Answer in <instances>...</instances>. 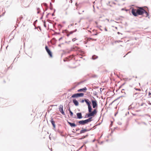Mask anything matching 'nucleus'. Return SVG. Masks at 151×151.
<instances>
[{
	"instance_id": "nucleus-1",
	"label": "nucleus",
	"mask_w": 151,
	"mask_h": 151,
	"mask_svg": "<svg viewBox=\"0 0 151 151\" xmlns=\"http://www.w3.org/2000/svg\"><path fill=\"white\" fill-rule=\"evenodd\" d=\"M85 101L88 106V111L89 113L87 114L85 116V118L89 117L91 116H93L94 115L96 114L97 113V111L96 109H94L92 112H91L92 108L91 106V102L88 99H85L84 100H83L81 101L82 103H83Z\"/></svg>"
},
{
	"instance_id": "nucleus-25",
	"label": "nucleus",
	"mask_w": 151,
	"mask_h": 151,
	"mask_svg": "<svg viewBox=\"0 0 151 151\" xmlns=\"http://www.w3.org/2000/svg\"><path fill=\"white\" fill-rule=\"evenodd\" d=\"M117 33L118 34H120V33L119 32H117Z\"/></svg>"
},
{
	"instance_id": "nucleus-21",
	"label": "nucleus",
	"mask_w": 151,
	"mask_h": 151,
	"mask_svg": "<svg viewBox=\"0 0 151 151\" xmlns=\"http://www.w3.org/2000/svg\"><path fill=\"white\" fill-rule=\"evenodd\" d=\"M97 35V33H96L93 34L92 35Z\"/></svg>"
},
{
	"instance_id": "nucleus-29",
	"label": "nucleus",
	"mask_w": 151,
	"mask_h": 151,
	"mask_svg": "<svg viewBox=\"0 0 151 151\" xmlns=\"http://www.w3.org/2000/svg\"><path fill=\"white\" fill-rule=\"evenodd\" d=\"M115 28H116V29H117V27H116Z\"/></svg>"
},
{
	"instance_id": "nucleus-22",
	"label": "nucleus",
	"mask_w": 151,
	"mask_h": 151,
	"mask_svg": "<svg viewBox=\"0 0 151 151\" xmlns=\"http://www.w3.org/2000/svg\"><path fill=\"white\" fill-rule=\"evenodd\" d=\"M149 96H150V95L151 96V93L149 92Z\"/></svg>"
},
{
	"instance_id": "nucleus-14",
	"label": "nucleus",
	"mask_w": 151,
	"mask_h": 151,
	"mask_svg": "<svg viewBox=\"0 0 151 151\" xmlns=\"http://www.w3.org/2000/svg\"><path fill=\"white\" fill-rule=\"evenodd\" d=\"M88 130H87V129H83L81 130L80 131V133L82 134L83 133H84L88 131Z\"/></svg>"
},
{
	"instance_id": "nucleus-28",
	"label": "nucleus",
	"mask_w": 151,
	"mask_h": 151,
	"mask_svg": "<svg viewBox=\"0 0 151 151\" xmlns=\"http://www.w3.org/2000/svg\"><path fill=\"white\" fill-rule=\"evenodd\" d=\"M51 151H52V148H51Z\"/></svg>"
},
{
	"instance_id": "nucleus-23",
	"label": "nucleus",
	"mask_w": 151,
	"mask_h": 151,
	"mask_svg": "<svg viewBox=\"0 0 151 151\" xmlns=\"http://www.w3.org/2000/svg\"><path fill=\"white\" fill-rule=\"evenodd\" d=\"M76 6L77 7L78 4H77V3H76Z\"/></svg>"
},
{
	"instance_id": "nucleus-2",
	"label": "nucleus",
	"mask_w": 151,
	"mask_h": 151,
	"mask_svg": "<svg viewBox=\"0 0 151 151\" xmlns=\"http://www.w3.org/2000/svg\"><path fill=\"white\" fill-rule=\"evenodd\" d=\"M139 15H142L144 14L145 13V17H147L148 16V14L147 12L142 7H139L137 9Z\"/></svg>"
},
{
	"instance_id": "nucleus-4",
	"label": "nucleus",
	"mask_w": 151,
	"mask_h": 151,
	"mask_svg": "<svg viewBox=\"0 0 151 151\" xmlns=\"http://www.w3.org/2000/svg\"><path fill=\"white\" fill-rule=\"evenodd\" d=\"M131 12L132 14L135 17H137L139 15L138 11L137 9L132 8Z\"/></svg>"
},
{
	"instance_id": "nucleus-8",
	"label": "nucleus",
	"mask_w": 151,
	"mask_h": 151,
	"mask_svg": "<svg viewBox=\"0 0 151 151\" xmlns=\"http://www.w3.org/2000/svg\"><path fill=\"white\" fill-rule=\"evenodd\" d=\"M63 106L61 105H60L59 107V109L60 112L62 113V114L63 115H65L64 112L63 111Z\"/></svg>"
},
{
	"instance_id": "nucleus-12",
	"label": "nucleus",
	"mask_w": 151,
	"mask_h": 151,
	"mask_svg": "<svg viewBox=\"0 0 151 151\" xmlns=\"http://www.w3.org/2000/svg\"><path fill=\"white\" fill-rule=\"evenodd\" d=\"M68 123L70 125V126L72 127H75L76 126V125L74 123H72L69 122H68Z\"/></svg>"
},
{
	"instance_id": "nucleus-6",
	"label": "nucleus",
	"mask_w": 151,
	"mask_h": 151,
	"mask_svg": "<svg viewBox=\"0 0 151 151\" xmlns=\"http://www.w3.org/2000/svg\"><path fill=\"white\" fill-rule=\"evenodd\" d=\"M45 49L48 53V54L49 55V56L51 57H52V54L50 50V49L48 48V47L47 46H46L45 47Z\"/></svg>"
},
{
	"instance_id": "nucleus-3",
	"label": "nucleus",
	"mask_w": 151,
	"mask_h": 151,
	"mask_svg": "<svg viewBox=\"0 0 151 151\" xmlns=\"http://www.w3.org/2000/svg\"><path fill=\"white\" fill-rule=\"evenodd\" d=\"M92 121V117H90L88 119L84 120H81L78 122V123L81 125H84L88 124Z\"/></svg>"
},
{
	"instance_id": "nucleus-17",
	"label": "nucleus",
	"mask_w": 151,
	"mask_h": 151,
	"mask_svg": "<svg viewBox=\"0 0 151 151\" xmlns=\"http://www.w3.org/2000/svg\"><path fill=\"white\" fill-rule=\"evenodd\" d=\"M91 39H92L93 40H94V41H96V39H91V38H88V41H90V40H91Z\"/></svg>"
},
{
	"instance_id": "nucleus-7",
	"label": "nucleus",
	"mask_w": 151,
	"mask_h": 151,
	"mask_svg": "<svg viewBox=\"0 0 151 151\" xmlns=\"http://www.w3.org/2000/svg\"><path fill=\"white\" fill-rule=\"evenodd\" d=\"M91 102L93 108H95L97 106V102L96 100H92Z\"/></svg>"
},
{
	"instance_id": "nucleus-20",
	"label": "nucleus",
	"mask_w": 151,
	"mask_h": 151,
	"mask_svg": "<svg viewBox=\"0 0 151 151\" xmlns=\"http://www.w3.org/2000/svg\"><path fill=\"white\" fill-rule=\"evenodd\" d=\"M69 58H73V55H70V56H69Z\"/></svg>"
},
{
	"instance_id": "nucleus-13",
	"label": "nucleus",
	"mask_w": 151,
	"mask_h": 151,
	"mask_svg": "<svg viewBox=\"0 0 151 151\" xmlns=\"http://www.w3.org/2000/svg\"><path fill=\"white\" fill-rule=\"evenodd\" d=\"M51 122L52 125L53 126V127L54 128L55 127V121L53 120V119L52 118L51 119Z\"/></svg>"
},
{
	"instance_id": "nucleus-11",
	"label": "nucleus",
	"mask_w": 151,
	"mask_h": 151,
	"mask_svg": "<svg viewBox=\"0 0 151 151\" xmlns=\"http://www.w3.org/2000/svg\"><path fill=\"white\" fill-rule=\"evenodd\" d=\"M77 118L78 119H81L82 118V114L81 113H78L76 114Z\"/></svg>"
},
{
	"instance_id": "nucleus-26",
	"label": "nucleus",
	"mask_w": 151,
	"mask_h": 151,
	"mask_svg": "<svg viewBox=\"0 0 151 151\" xmlns=\"http://www.w3.org/2000/svg\"><path fill=\"white\" fill-rule=\"evenodd\" d=\"M70 1H71V3H72V0H70Z\"/></svg>"
},
{
	"instance_id": "nucleus-5",
	"label": "nucleus",
	"mask_w": 151,
	"mask_h": 151,
	"mask_svg": "<svg viewBox=\"0 0 151 151\" xmlns=\"http://www.w3.org/2000/svg\"><path fill=\"white\" fill-rule=\"evenodd\" d=\"M84 93H77L73 94L71 96V98H75L80 97H83L84 96Z\"/></svg>"
},
{
	"instance_id": "nucleus-24",
	"label": "nucleus",
	"mask_w": 151,
	"mask_h": 151,
	"mask_svg": "<svg viewBox=\"0 0 151 151\" xmlns=\"http://www.w3.org/2000/svg\"><path fill=\"white\" fill-rule=\"evenodd\" d=\"M75 39H73V40H72V41H75Z\"/></svg>"
},
{
	"instance_id": "nucleus-27",
	"label": "nucleus",
	"mask_w": 151,
	"mask_h": 151,
	"mask_svg": "<svg viewBox=\"0 0 151 151\" xmlns=\"http://www.w3.org/2000/svg\"><path fill=\"white\" fill-rule=\"evenodd\" d=\"M105 30L106 31H107V29H105Z\"/></svg>"
},
{
	"instance_id": "nucleus-15",
	"label": "nucleus",
	"mask_w": 151,
	"mask_h": 151,
	"mask_svg": "<svg viewBox=\"0 0 151 151\" xmlns=\"http://www.w3.org/2000/svg\"><path fill=\"white\" fill-rule=\"evenodd\" d=\"M69 112L70 113V115L71 116H72L73 115V113L72 112V111L70 110V109H69Z\"/></svg>"
},
{
	"instance_id": "nucleus-19",
	"label": "nucleus",
	"mask_w": 151,
	"mask_h": 151,
	"mask_svg": "<svg viewBox=\"0 0 151 151\" xmlns=\"http://www.w3.org/2000/svg\"><path fill=\"white\" fill-rule=\"evenodd\" d=\"M44 26L45 27H46V24L45 22H44Z\"/></svg>"
},
{
	"instance_id": "nucleus-16",
	"label": "nucleus",
	"mask_w": 151,
	"mask_h": 151,
	"mask_svg": "<svg viewBox=\"0 0 151 151\" xmlns=\"http://www.w3.org/2000/svg\"><path fill=\"white\" fill-rule=\"evenodd\" d=\"M122 41L120 40H118V41H116L114 42V43H119V42H122Z\"/></svg>"
},
{
	"instance_id": "nucleus-18",
	"label": "nucleus",
	"mask_w": 151,
	"mask_h": 151,
	"mask_svg": "<svg viewBox=\"0 0 151 151\" xmlns=\"http://www.w3.org/2000/svg\"><path fill=\"white\" fill-rule=\"evenodd\" d=\"M40 12V9L39 8H38L37 9V13H39Z\"/></svg>"
},
{
	"instance_id": "nucleus-10",
	"label": "nucleus",
	"mask_w": 151,
	"mask_h": 151,
	"mask_svg": "<svg viewBox=\"0 0 151 151\" xmlns=\"http://www.w3.org/2000/svg\"><path fill=\"white\" fill-rule=\"evenodd\" d=\"M73 102L75 106H78V105L79 103L76 99H73Z\"/></svg>"
},
{
	"instance_id": "nucleus-9",
	"label": "nucleus",
	"mask_w": 151,
	"mask_h": 151,
	"mask_svg": "<svg viewBox=\"0 0 151 151\" xmlns=\"http://www.w3.org/2000/svg\"><path fill=\"white\" fill-rule=\"evenodd\" d=\"M87 90V89L86 88V87H85L83 88H81V89H78L77 91L78 92H85Z\"/></svg>"
}]
</instances>
